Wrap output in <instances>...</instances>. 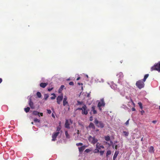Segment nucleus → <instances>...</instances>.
<instances>
[{
  "mask_svg": "<svg viewBox=\"0 0 160 160\" xmlns=\"http://www.w3.org/2000/svg\"><path fill=\"white\" fill-rule=\"evenodd\" d=\"M94 122L98 128H102L104 127V124L102 122V121H98L96 118L95 119Z\"/></svg>",
  "mask_w": 160,
  "mask_h": 160,
  "instance_id": "obj_1",
  "label": "nucleus"
},
{
  "mask_svg": "<svg viewBox=\"0 0 160 160\" xmlns=\"http://www.w3.org/2000/svg\"><path fill=\"white\" fill-rule=\"evenodd\" d=\"M155 70H157L159 72H160V62H159L156 64H155L154 66L152 67L151 68V71Z\"/></svg>",
  "mask_w": 160,
  "mask_h": 160,
  "instance_id": "obj_2",
  "label": "nucleus"
},
{
  "mask_svg": "<svg viewBox=\"0 0 160 160\" xmlns=\"http://www.w3.org/2000/svg\"><path fill=\"white\" fill-rule=\"evenodd\" d=\"M149 75L148 74H145L144 76V78L142 80V82H141V88H143L144 87L145 84L144 82L146 81V79L148 78L149 76Z\"/></svg>",
  "mask_w": 160,
  "mask_h": 160,
  "instance_id": "obj_3",
  "label": "nucleus"
},
{
  "mask_svg": "<svg viewBox=\"0 0 160 160\" xmlns=\"http://www.w3.org/2000/svg\"><path fill=\"white\" fill-rule=\"evenodd\" d=\"M112 84L110 85L111 88L114 89L116 91L118 92H120V89L119 88H117V85L113 83L112 82H111Z\"/></svg>",
  "mask_w": 160,
  "mask_h": 160,
  "instance_id": "obj_4",
  "label": "nucleus"
},
{
  "mask_svg": "<svg viewBox=\"0 0 160 160\" xmlns=\"http://www.w3.org/2000/svg\"><path fill=\"white\" fill-rule=\"evenodd\" d=\"M82 114L83 115H87L88 113V111L87 110V107L86 105L84 104L82 106Z\"/></svg>",
  "mask_w": 160,
  "mask_h": 160,
  "instance_id": "obj_5",
  "label": "nucleus"
},
{
  "mask_svg": "<svg viewBox=\"0 0 160 160\" xmlns=\"http://www.w3.org/2000/svg\"><path fill=\"white\" fill-rule=\"evenodd\" d=\"M59 133V132H55L53 133L52 136V141H55L56 140V138Z\"/></svg>",
  "mask_w": 160,
  "mask_h": 160,
  "instance_id": "obj_6",
  "label": "nucleus"
},
{
  "mask_svg": "<svg viewBox=\"0 0 160 160\" xmlns=\"http://www.w3.org/2000/svg\"><path fill=\"white\" fill-rule=\"evenodd\" d=\"M28 104L31 109H34L35 108V107L32 101L31 97L29 98Z\"/></svg>",
  "mask_w": 160,
  "mask_h": 160,
  "instance_id": "obj_7",
  "label": "nucleus"
},
{
  "mask_svg": "<svg viewBox=\"0 0 160 160\" xmlns=\"http://www.w3.org/2000/svg\"><path fill=\"white\" fill-rule=\"evenodd\" d=\"M63 98V97L62 94L60 96H58L57 98V102L58 104H60V102L62 101Z\"/></svg>",
  "mask_w": 160,
  "mask_h": 160,
  "instance_id": "obj_8",
  "label": "nucleus"
},
{
  "mask_svg": "<svg viewBox=\"0 0 160 160\" xmlns=\"http://www.w3.org/2000/svg\"><path fill=\"white\" fill-rule=\"evenodd\" d=\"M105 103L104 102L103 98H102L101 100V102H99L98 105V106L100 108V107L102 106H104L105 105Z\"/></svg>",
  "mask_w": 160,
  "mask_h": 160,
  "instance_id": "obj_9",
  "label": "nucleus"
},
{
  "mask_svg": "<svg viewBox=\"0 0 160 160\" xmlns=\"http://www.w3.org/2000/svg\"><path fill=\"white\" fill-rule=\"evenodd\" d=\"M67 97L66 96H65L64 97V98L63 99V105L64 106H65L66 104H68V102L67 101ZM68 106L69 107V106L68 104ZM68 109H69V107Z\"/></svg>",
  "mask_w": 160,
  "mask_h": 160,
  "instance_id": "obj_10",
  "label": "nucleus"
},
{
  "mask_svg": "<svg viewBox=\"0 0 160 160\" xmlns=\"http://www.w3.org/2000/svg\"><path fill=\"white\" fill-rule=\"evenodd\" d=\"M130 101L129 102L128 104V105L130 107H132L134 106V107H135V104L133 102L132 100L130 98Z\"/></svg>",
  "mask_w": 160,
  "mask_h": 160,
  "instance_id": "obj_11",
  "label": "nucleus"
},
{
  "mask_svg": "<svg viewBox=\"0 0 160 160\" xmlns=\"http://www.w3.org/2000/svg\"><path fill=\"white\" fill-rule=\"evenodd\" d=\"M86 146L85 145L81 146V147H78L79 152L81 153L85 149Z\"/></svg>",
  "mask_w": 160,
  "mask_h": 160,
  "instance_id": "obj_12",
  "label": "nucleus"
},
{
  "mask_svg": "<svg viewBox=\"0 0 160 160\" xmlns=\"http://www.w3.org/2000/svg\"><path fill=\"white\" fill-rule=\"evenodd\" d=\"M117 76H118V79H122L123 77V75L122 72H120L118 74H117Z\"/></svg>",
  "mask_w": 160,
  "mask_h": 160,
  "instance_id": "obj_13",
  "label": "nucleus"
},
{
  "mask_svg": "<svg viewBox=\"0 0 160 160\" xmlns=\"http://www.w3.org/2000/svg\"><path fill=\"white\" fill-rule=\"evenodd\" d=\"M65 127L69 129L70 128V124L69 123L68 120H66L65 123Z\"/></svg>",
  "mask_w": 160,
  "mask_h": 160,
  "instance_id": "obj_14",
  "label": "nucleus"
},
{
  "mask_svg": "<svg viewBox=\"0 0 160 160\" xmlns=\"http://www.w3.org/2000/svg\"><path fill=\"white\" fill-rule=\"evenodd\" d=\"M119 153V152L118 151H116L114 154V156L113 157V160H115L116 158L117 157Z\"/></svg>",
  "mask_w": 160,
  "mask_h": 160,
  "instance_id": "obj_15",
  "label": "nucleus"
},
{
  "mask_svg": "<svg viewBox=\"0 0 160 160\" xmlns=\"http://www.w3.org/2000/svg\"><path fill=\"white\" fill-rule=\"evenodd\" d=\"M88 127L90 128H92L93 129H94L95 128V127L93 124V123L92 122H90L88 126Z\"/></svg>",
  "mask_w": 160,
  "mask_h": 160,
  "instance_id": "obj_16",
  "label": "nucleus"
},
{
  "mask_svg": "<svg viewBox=\"0 0 160 160\" xmlns=\"http://www.w3.org/2000/svg\"><path fill=\"white\" fill-rule=\"evenodd\" d=\"M32 114L35 116H38L39 117H40L39 112L37 111H34L32 112Z\"/></svg>",
  "mask_w": 160,
  "mask_h": 160,
  "instance_id": "obj_17",
  "label": "nucleus"
},
{
  "mask_svg": "<svg viewBox=\"0 0 160 160\" xmlns=\"http://www.w3.org/2000/svg\"><path fill=\"white\" fill-rule=\"evenodd\" d=\"M95 106L93 105L92 107L91 111H92L93 114H96L97 113V111L95 110Z\"/></svg>",
  "mask_w": 160,
  "mask_h": 160,
  "instance_id": "obj_18",
  "label": "nucleus"
},
{
  "mask_svg": "<svg viewBox=\"0 0 160 160\" xmlns=\"http://www.w3.org/2000/svg\"><path fill=\"white\" fill-rule=\"evenodd\" d=\"M48 85L47 83L42 82L40 84V86L42 88H45Z\"/></svg>",
  "mask_w": 160,
  "mask_h": 160,
  "instance_id": "obj_19",
  "label": "nucleus"
},
{
  "mask_svg": "<svg viewBox=\"0 0 160 160\" xmlns=\"http://www.w3.org/2000/svg\"><path fill=\"white\" fill-rule=\"evenodd\" d=\"M148 151L151 153H154V150L153 147L152 146L150 147Z\"/></svg>",
  "mask_w": 160,
  "mask_h": 160,
  "instance_id": "obj_20",
  "label": "nucleus"
},
{
  "mask_svg": "<svg viewBox=\"0 0 160 160\" xmlns=\"http://www.w3.org/2000/svg\"><path fill=\"white\" fill-rule=\"evenodd\" d=\"M98 141V140L97 139L95 138V137H93L92 143L93 144H95Z\"/></svg>",
  "mask_w": 160,
  "mask_h": 160,
  "instance_id": "obj_21",
  "label": "nucleus"
},
{
  "mask_svg": "<svg viewBox=\"0 0 160 160\" xmlns=\"http://www.w3.org/2000/svg\"><path fill=\"white\" fill-rule=\"evenodd\" d=\"M61 122H59V125L57 127V132H59V131L61 130Z\"/></svg>",
  "mask_w": 160,
  "mask_h": 160,
  "instance_id": "obj_22",
  "label": "nucleus"
},
{
  "mask_svg": "<svg viewBox=\"0 0 160 160\" xmlns=\"http://www.w3.org/2000/svg\"><path fill=\"white\" fill-rule=\"evenodd\" d=\"M98 143H97L96 144V148L98 149H100L101 148H104V147L103 145H98Z\"/></svg>",
  "mask_w": 160,
  "mask_h": 160,
  "instance_id": "obj_23",
  "label": "nucleus"
},
{
  "mask_svg": "<svg viewBox=\"0 0 160 160\" xmlns=\"http://www.w3.org/2000/svg\"><path fill=\"white\" fill-rule=\"evenodd\" d=\"M64 87V85H62L61 86L60 88L58 89V92L59 93H60L62 92V90H63V88Z\"/></svg>",
  "mask_w": 160,
  "mask_h": 160,
  "instance_id": "obj_24",
  "label": "nucleus"
},
{
  "mask_svg": "<svg viewBox=\"0 0 160 160\" xmlns=\"http://www.w3.org/2000/svg\"><path fill=\"white\" fill-rule=\"evenodd\" d=\"M136 85L139 89H140V80L137 82Z\"/></svg>",
  "mask_w": 160,
  "mask_h": 160,
  "instance_id": "obj_25",
  "label": "nucleus"
},
{
  "mask_svg": "<svg viewBox=\"0 0 160 160\" xmlns=\"http://www.w3.org/2000/svg\"><path fill=\"white\" fill-rule=\"evenodd\" d=\"M104 138L105 140L106 141H108L110 140V137L108 135L105 136Z\"/></svg>",
  "mask_w": 160,
  "mask_h": 160,
  "instance_id": "obj_26",
  "label": "nucleus"
},
{
  "mask_svg": "<svg viewBox=\"0 0 160 160\" xmlns=\"http://www.w3.org/2000/svg\"><path fill=\"white\" fill-rule=\"evenodd\" d=\"M65 134L66 136V138H70V136L68 134V132L67 131H65Z\"/></svg>",
  "mask_w": 160,
  "mask_h": 160,
  "instance_id": "obj_27",
  "label": "nucleus"
},
{
  "mask_svg": "<svg viewBox=\"0 0 160 160\" xmlns=\"http://www.w3.org/2000/svg\"><path fill=\"white\" fill-rule=\"evenodd\" d=\"M36 94H37V97L38 98H41V97H42V95H41V93L40 92H37Z\"/></svg>",
  "mask_w": 160,
  "mask_h": 160,
  "instance_id": "obj_28",
  "label": "nucleus"
},
{
  "mask_svg": "<svg viewBox=\"0 0 160 160\" xmlns=\"http://www.w3.org/2000/svg\"><path fill=\"white\" fill-rule=\"evenodd\" d=\"M30 108L29 107H27L26 108H24V111L26 112L27 113L30 110Z\"/></svg>",
  "mask_w": 160,
  "mask_h": 160,
  "instance_id": "obj_29",
  "label": "nucleus"
},
{
  "mask_svg": "<svg viewBox=\"0 0 160 160\" xmlns=\"http://www.w3.org/2000/svg\"><path fill=\"white\" fill-rule=\"evenodd\" d=\"M44 99L45 100H46L48 98L49 95L48 94H44Z\"/></svg>",
  "mask_w": 160,
  "mask_h": 160,
  "instance_id": "obj_30",
  "label": "nucleus"
},
{
  "mask_svg": "<svg viewBox=\"0 0 160 160\" xmlns=\"http://www.w3.org/2000/svg\"><path fill=\"white\" fill-rule=\"evenodd\" d=\"M123 134H124V135L125 137H127L129 135V132H127L126 131H123Z\"/></svg>",
  "mask_w": 160,
  "mask_h": 160,
  "instance_id": "obj_31",
  "label": "nucleus"
},
{
  "mask_svg": "<svg viewBox=\"0 0 160 160\" xmlns=\"http://www.w3.org/2000/svg\"><path fill=\"white\" fill-rule=\"evenodd\" d=\"M111 154V151L110 150H109L107 152L106 156L107 157L109 155Z\"/></svg>",
  "mask_w": 160,
  "mask_h": 160,
  "instance_id": "obj_32",
  "label": "nucleus"
},
{
  "mask_svg": "<svg viewBox=\"0 0 160 160\" xmlns=\"http://www.w3.org/2000/svg\"><path fill=\"white\" fill-rule=\"evenodd\" d=\"M119 92L120 93V95L122 96H124L125 95V92L124 91H121V90H120V92Z\"/></svg>",
  "mask_w": 160,
  "mask_h": 160,
  "instance_id": "obj_33",
  "label": "nucleus"
},
{
  "mask_svg": "<svg viewBox=\"0 0 160 160\" xmlns=\"http://www.w3.org/2000/svg\"><path fill=\"white\" fill-rule=\"evenodd\" d=\"M50 85H51L50 84H49V86H50ZM51 88H48V92H50L51 90H52L53 89V87H52V85H51Z\"/></svg>",
  "mask_w": 160,
  "mask_h": 160,
  "instance_id": "obj_34",
  "label": "nucleus"
},
{
  "mask_svg": "<svg viewBox=\"0 0 160 160\" xmlns=\"http://www.w3.org/2000/svg\"><path fill=\"white\" fill-rule=\"evenodd\" d=\"M99 152V149L97 148H96L93 151V152L95 153H98Z\"/></svg>",
  "mask_w": 160,
  "mask_h": 160,
  "instance_id": "obj_35",
  "label": "nucleus"
},
{
  "mask_svg": "<svg viewBox=\"0 0 160 160\" xmlns=\"http://www.w3.org/2000/svg\"><path fill=\"white\" fill-rule=\"evenodd\" d=\"M34 121L35 122H38L39 123L40 122V120L37 118H35L34 119Z\"/></svg>",
  "mask_w": 160,
  "mask_h": 160,
  "instance_id": "obj_36",
  "label": "nucleus"
},
{
  "mask_svg": "<svg viewBox=\"0 0 160 160\" xmlns=\"http://www.w3.org/2000/svg\"><path fill=\"white\" fill-rule=\"evenodd\" d=\"M83 102L81 101L80 102L79 101H77V103L76 105H81L83 103Z\"/></svg>",
  "mask_w": 160,
  "mask_h": 160,
  "instance_id": "obj_37",
  "label": "nucleus"
},
{
  "mask_svg": "<svg viewBox=\"0 0 160 160\" xmlns=\"http://www.w3.org/2000/svg\"><path fill=\"white\" fill-rule=\"evenodd\" d=\"M141 93H142V95L143 96L145 95L146 94V92L144 91H142Z\"/></svg>",
  "mask_w": 160,
  "mask_h": 160,
  "instance_id": "obj_38",
  "label": "nucleus"
},
{
  "mask_svg": "<svg viewBox=\"0 0 160 160\" xmlns=\"http://www.w3.org/2000/svg\"><path fill=\"white\" fill-rule=\"evenodd\" d=\"M7 108H8V107L7 106H6V105H3L2 107V109H3L4 108H5L6 109L5 110H7Z\"/></svg>",
  "mask_w": 160,
  "mask_h": 160,
  "instance_id": "obj_39",
  "label": "nucleus"
},
{
  "mask_svg": "<svg viewBox=\"0 0 160 160\" xmlns=\"http://www.w3.org/2000/svg\"><path fill=\"white\" fill-rule=\"evenodd\" d=\"M83 145V143L81 142L77 143L76 144V145L77 146H82Z\"/></svg>",
  "mask_w": 160,
  "mask_h": 160,
  "instance_id": "obj_40",
  "label": "nucleus"
},
{
  "mask_svg": "<svg viewBox=\"0 0 160 160\" xmlns=\"http://www.w3.org/2000/svg\"><path fill=\"white\" fill-rule=\"evenodd\" d=\"M91 150L90 149L88 148L85 150V152H86L87 153H88Z\"/></svg>",
  "mask_w": 160,
  "mask_h": 160,
  "instance_id": "obj_41",
  "label": "nucleus"
},
{
  "mask_svg": "<svg viewBox=\"0 0 160 160\" xmlns=\"http://www.w3.org/2000/svg\"><path fill=\"white\" fill-rule=\"evenodd\" d=\"M99 152L100 153V155L101 156H102L103 155V153L104 152V151H99Z\"/></svg>",
  "mask_w": 160,
  "mask_h": 160,
  "instance_id": "obj_42",
  "label": "nucleus"
},
{
  "mask_svg": "<svg viewBox=\"0 0 160 160\" xmlns=\"http://www.w3.org/2000/svg\"><path fill=\"white\" fill-rule=\"evenodd\" d=\"M93 137H92L91 136H89L88 138V140L89 141H90L91 140V139H93Z\"/></svg>",
  "mask_w": 160,
  "mask_h": 160,
  "instance_id": "obj_43",
  "label": "nucleus"
},
{
  "mask_svg": "<svg viewBox=\"0 0 160 160\" xmlns=\"http://www.w3.org/2000/svg\"><path fill=\"white\" fill-rule=\"evenodd\" d=\"M47 113L48 114H51V111L50 109L47 110Z\"/></svg>",
  "mask_w": 160,
  "mask_h": 160,
  "instance_id": "obj_44",
  "label": "nucleus"
},
{
  "mask_svg": "<svg viewBox=\"0 0 160 160\" xmlns=\"http://www.w3.org/2000/svg\"><path fill=\"white\" fill-rule=\"evenodd\" d=\"M69 84L70 85H74V82H69Z\"/></svg>",
  "mask_w": 160,
  "mask_h": 160,
  "instance_id": "obj_45",
  "label": "nucleus"
},
{
  "mask_svg": "<svg viewBox=\"0 0 160 160\" xmlns=\"http://www.w3.org/2000/svg\"><path fill=\"white\" fill-rule=\"evenodd\" d=\"M11 154L13 155L14 153V151L13 150H11L10 151Z\"/></svg>",
  "mask_w": 160,
  "mask_h": 160,
  "instance_id": "obj_46",
  "label": "nucleus"
},
{
  "mask_svg": "<svg viewBox=\"0 0 160 160\" xmlns=\"http://www.w3.org/2000/svg\"><path fill=\"white\" fill-rule=\"evenodd\" d=\"M93 120V117L92 116H91L89 118V121H92Z\"/></svg>",
  "mask_w": 160,
  "mask_h": 160,
  "instance_id": "obj_47",
  "label": "nucleus"
},
{
  "mask_svg": "<svg viewBox=\"0 0 160 160\" xmlns=\"http://www.w3.org/2000/svg\"><path fill=\"white\" fill-rule=\"evenodd\" d=\"M56 97V96H52L50 98L52 100H53Z\"/></svg>",
  "mask_w": 160,
  "mask_h": 160,
  "instance_id": "obj_48",
  "label": "nucleus"
},
{
  "mask_svg": "<svg viewBox=\"0 0 160 160\" xmlns=\"http://www.w3.org/2000/svg\"><path fill=\"white\" fill-rule=\"evenodd\" d=\"M122 79H118V83H122V82H121V80H122Z\"/></svg>",
  "mask_w": 160,
  "mask_h": 160,
  "instance_id": "obj_49",
  "label": "nucleus"
},
{
  "mask_svg": "<svg viewBox=\"0 0 160 160\" xmlns=\"http://www.w3.org/2000/svg\"><path fill=\"white\" fill-rule=\"evenodd\" d=\"M129 119L125 123V124L126 125H128L129 124Z\"/></svg>",
  "mask_w": 160,
  "mask_h": 160,
  "instance_id": "obj_50",
  "label": "nucleus"
},
{
  "mask_svg": "<svg viewBox=\"0 0 160 160\" xmlns=\"http://www.w3.org/2000/svg\"><path fill=\"white\" fill-rule=\"evenodd\" d=\"M134 107H134V106H133L132 108V111H134L136 110L135 108H134Z\"/></svg>",
  "mask_w": 160,
  "mask_h": 160,
  "instance_id": "obj_51",
  "label": "nucleus"
},
{
  "mask_svg": "<svg viewBox=\"0 0 160 160\" xmlns=\"http://www.w3.org/2000/svg\"><path fill=\"white\" fill-rule=\"evenodd\" d=\"M83 108L82 107V108H77V110H82Z\"/></svg>",
  "mask_w": 160,
  "mask_h": 160,
  "instance_id": "obj_52",
  "label": "nucleus"
},
{
  "mask_svg": "<svg viewBox=\"0 0 160 160\" xmlns=\"http://www.w3.org/2000/svg\"><path fill=\"white\" fill-rule=\"evenodd\" d=\"M144 112V111L143 110H142L141 111V114H143Z\"/></svg>",
  "mask_w": 160,
  "mask_h": 160,
  "instance_id": "obj_53",
  "label": "nucleus"
},
{
  "mask_svg": "<svg viewBox=\"0 0 160 160\" xmlns=\"http://www.w3.org/2000/svg\"><path fill=\"white\" fill-rule=\"evenodd\" d=\"M118 148V146L117 145H115V148L116 149H117V148Z\"/></svg>",
  "mask_w": 160,
  "mask_h": 160,
  "instance_id": "obj_54",
  "label": "nucleus"
},
{
  "mask_svg": "<svg viewBox=\"0 0 160 160\" xmlns=\"http://www.w3.org/2000/svg\"><path fill=\"white\" fill-rule=\"evenodd\" d=\"M39 114L40 115V117L43 116V113L42 112H39Z\"/></svg>",
  "mask_w": 160,
  "mask_h": 160,
  "instance_id": "obj_55",
  "label": "nucleus"
},
{
  "mask_svg": "<svg viewBox=\"0 0 160 160\" xmlns=\"http://www.w3.org/2000/svg\"><path fill=\"white\" fill-rule=\"evenodd\" d=\"M79 125H80V126H81L82 127H84L82 123H79Z\"/></svg>",
  "mask_w": 160,
  "mask_h": 160,
  "instance_id": "obj_56",
  "label": "nucleus"
},
{
  "mask_svg": "<svg viewBox=\"0 0 160 160\" xmlns=\"http://www.w3.org/2000/svg\"><path fill=\"white\" fill-rule=\"evenodd\" d=\"M157 122V121L156 120H154L152 121V122L154 124L156 123Z\"/></svg>",
  "mask_w": 160,
  "mask_h": 160,
  "instance_id": "obj_57",
  "label": "nucleus"
},
{
  "mask_svg": "<svg viewBox=\"0 0 160 160\" xmlns=\"http://www.w3.org/2000/svg\"><path fill=\"white\" fill-rule=\"evenodd\" d=\"M90 92L89 93H88L87 94V97H89L90 96Z\"/></svg>",
  "mask_w": 160,
  "mask_h": 160,
  "instance_id": "obj_58",
  "label": "nucleus"
},
{
  "mask_svg": "<svg viewBox=\"0 0 160 160\" xmlns=\"http://www.w3.org/2000/svg\"><path fill=\"white\" fill-rule=\"evenodd\" d=\"M118 143V141H114V142H113V144H114V145H115L116 143Z\"/></svg>",
  "mask_w": 160,
  "mask_h": 160,
  "instance_id": "obj_59",
  "label": "nucleus"
},
{
  "mask_svg": "<svg viewBox=\"0 0 160 160\" xmlns=\"http://www.w3.org/2000/svg\"><path fill=\"white\" fill-rule=\"evenodd\" d=\"M2 78H0V84L2 82Z\"/></svg>",
  "mask_w": 160,
  "mask_h": 160,
  "instance_id": "obj_60",
  "label": "nucleus"
},
{
  "mask_svg": "<svg viewBox=\"0 0 160 160\" xmlns=\"http://www.w3.org/2000/svg\"><path fill=\"white\" fill-rule=\"evenodd\" d=\"M110 143L111 144V145L114 144L113 142L112 141H110Z\"/></svg>",
  "mask_w": 160,
  "mask_h": 160,
  "instance_id": "obj_61",
  "label": "nucleus"
},
{
  "mask_svg": "<svg viewBox=\"0 0 160 160\" xmlns=\"http://www.w3.org/2000/svg\"><path fill=\"white\" fill-rule=\"evenodd\" d=\"M112 148L114 149L115 148V145H114V144H112Z\"/></svg>",
  "mask_w": 160,
  "mask_h": 160,
  "instance_id": "obj_62",
  "label": "nucleus"
},
{
  "mask_svg": "<svg viewBox=\"0 0 160 160\" xmlns=\"http://www.w3.org/2000/svg\"><path fill=\"white\" fill-rule=\"evenodd\" d=\"M52 95H53V96H56L55 94L54 93H52L51 94Z\"/></svg>",
  "mask_w": 160,
  "mask_h": 160,
  "instance_id": "obj_63",
  "label": "nucleus"
},
{
  "mask_svg": "<svg viewBox=\"0 0 160 160\" xmlns=\"http://www.w3.org/2000/svg\"><path fill=\"white\" fill-rule=\"evenodd\" d=\"M78 85H82V83H80V82H78Z\"/></svg>",
  "mask_w": 160,
  "mask_h": 160,
  "instance_id": "obj_64",
  "label": "nucleus"
}]
</instances>
